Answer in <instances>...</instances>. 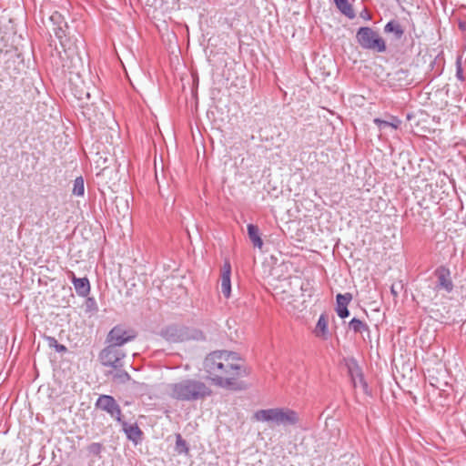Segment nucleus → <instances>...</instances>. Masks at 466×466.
<instances>
[{
	"label": "nucleus",
	"mask_w": 466,
	"mask_h": 466,
	"mask_svg": "<svg viewBox=\"0 0 466 466\" xmlns=\"http://www.w3.org/2000/svg\"><path fill=\"white\" fill-rule=\"evenodd\" d=\"M95 406L96 409H99L109 414L110 417L115 419L117 422L121 421V408L112 396L105 394L100 395L96 400Z\"/></svg>",
	"instance_id": "423d86ee"
},
{
	"label": "nucleus",
	"mask_w": 466,
	"mask_h": 466,
	"mask_svg": "<svg viewBox=\"0 0 466 466\" xmlns=\"http://www.w3.org/2000/svg\"><path fill=\"white\" fill-rule=\"evenodd\" d=\"M87 450L90 453L98 455L102 451V445L97 442H93L88 446Z\"/></svg>",
	"instance_id": "a878e982"
},
{
	"label": "nucleus",
	"mask_w": 466,
	"mask_h": 466,
	"mask_svg": "<svg viewBox=\"0 0 466 466\" xmlns=\"http://www.w3.org/2000/svg\"><path fill=\"white\" fill-rule=\"evenodd\" d=\"M175 451L178 454H187L188 453V446L187 441L182 438L180 434L176 435V445H175Z\"/></svg>",
	"instance_id": "412c9836"
},
{
	"label": "nucleus",
	"mask_w": 466,
	"mask_h": 466,
	"mask_svg": "<svg viewBox=\"0 0 466 466\" xmlns=\"http://www.w3.org/2000/svg\"><path fill=\"white\" fill-rule=\"evenodd\" d=\"M50 346H54L57 352H63L66 350V346L62 344H58L57 341L54 338H50Z\"/></svg>",
	"instance_id": "bb28decb"
},
{
	"label": "nucleus",
	"mask_w": 466,
	"mask_h": 466,
	"mask_svg": "<svg viewBox=\"0 0 466 466\" xmlns=\"http://www.w3.org/2000/svg\"><path fill=\"white\" fill-rule=\"evenodd\" d=\"M373 122L378 126V127L380 130H383L387 127H390L392 129H397L401 123V121L396 116H391L390 121L382 120L380 118H375L373 120Z\"/></svg>",
	"instance_id": "dca6fc26"
},
{
	"label": "nucleus",
	"mask_w": 466,
	"mask_h": 466,
	"mask_svg": "<svg viewBox=\"0 0 466 466\" xmlns=\"http://www.w3.org/2000/svg\"><path fill=\"white\" fill-rule=\"evenodd\" d=\"M451 274L450 268L446 266H440L434 270V276L437 278L436 290H443L447 293H451L453 290L454 285Z\"/></svg>",
	"instance_id": "6e6552de"
},
{
	"label": "nucleus",
	"mask_w": 466,
	"mask_h": 466,
	"mask_svg": "<svg viewBox=\"0 0 466 466\" xmlns=\"http://www.w3.org/2000/svg\"><path fill=\"white\" fill-rule=\"evenodd\" d=\"M355 373H356V376L359 378L360 381L361 383H363L364 386H367V384L364 381L363 375H362V373L360 372V369L358 367H357V369L355 370Z\"/></svg>",
	"instance_id": "cd10ccee"
},
{
	"label": "nucleus",
	"mask_w": 466,
	"mask_h": 466,
	"mask_svg": "<svg viewBox=\"0 0 466 466\" xmlns=\"http://www.w3.org/2000/svg\"><path fill=\"white\" fill-rule=\"evenodd\" d=\"M230 274H231V266L228 261L224 263L222 268V274L220 279V288L221 292L225 296V298H229L231 294V281H230Z\"/></svg>",
	"instance_id": "9b49d317"
},
{
	"label": "nucleus",
	"mask_w": 466,
	"mask_h": 466,
	"mask_svg": "<svg viewBox=\"0 0 466 466\" xmlns=\"http://www.w3.org/2000/svg\"><path fill=\"white\" fill-rule=\"evenodd\" d=\"M136 334L132 330H127L122 326L114 327L107 335V342L109 345H114L118 348L127 342L133 340Z\"/></svg>",
	"instance_id": "0eeeda50"
},
{
	"label": "nucleus",
	"mask_w": 466,
	"mask_h": 466,
	"mask_svg": "<svg viewBox=\"0 0 466 466\" xmlns=\"http://www.w3.org/2000/svg\"><path fill=\"white\" fill-rule=\"evenodd\" d=\"M352 300V294L350 292L344 294H338L336 296V308L335 310L340 319H346L350 315L348 306Z\"/></svg>",
	"instance_id": "1a4fd4ad"
},
{
	"label": "nucleus",
	"mask_w": 466,
	"mask_h": 466,
	"mask_svg": "<svg viewBox=\"0 0 466 466\" xmlns=\"http://www.w3.org/2000/svg\"><path fill=\"white\" fill-rule=\"evenodd\" d=\"M126 357V353L115 347L114 345H108L99 353V361L105 367L110 368H123V359Z\"/></svg>",
	"instance_id": "39448f33"
},
{
	"label": "nucleus",
	"mask_w": 466,
	"mask_h": 466,
	"mask_svg": "<svg viewBox=\"0 0 466 466\" xmlns=\"http://www.w3.org/2000/svg\"><path fill=\"white\" fill-rule=\"evenodd\" d=\"M118 422L121 424L122 430L129 441H131L135 444H137L141 441L143 432L137 423L129 424L127 421L123 420L122 419L121 421Z\"/></svg>",
	"instance_id": "9d476101"
},
{
	"label": "nucleus",
	"mask_w": 466,
	"mask_h": 466,
	"mask_svg": "<svg viewBox=\"0 0 466 466\" xmlns=\"http://www.w3.org/2000/svg\"><path fill=\"white\" fill-rule=\"evenodd\" d=\"M114 370L107 374L111 375L113 380L118 383H126L130 380V375L123 368H113Z\"/></svg>",
	"instance_id": "f3484780"
},
{
	"label": "nucleus",
	"mask_w": 466,
	"mask_h": 466,
	"mask_svg": "<svg viewBox=\"0 0 466 466\" xmlns=\"http://www.w3.org/2000/svg\"><path fill=\"white\" fill-rule=\"evenodd\" d=\"M314 333L316 337L321 338L323 339H328L329 337V328H328V319L325 314H321L319 318V320L316 324Z\"/></svg>",
	"instance_id": "ddd939ff"
},
{
	"label": "nucleus",
	"mask_w": 466,
	"mask_h": 466,
	"mask_svg": "<svg viewBox=\"0 0 466 466\" xmlns=\"http://www.w3.org/2000/svg\"><path fill=\"white\" fill-rule=\"evenodd\" d=\"M349 327L355 333H361L362 334L364 332H367L368 334H370V328H369V326L365 322L360 320V319L353 318L350 321Z\"/></svg>",
	"instance_id": "a211bd4d"
},
{
	"label": "nucleus",
	"mask_w": 466,
	"mask_h": 466,
	"mask_svg": "<svg viewBox=\"0 0 466 466\" xmlns=\"http://www.w3.org/2000/svg\"><path fill=\"white\" fill-rule=\"evenodd\" d=\"M50 20L55 24L56 25V26L61 24L63 25H65L66 27H67V25H66V22L63 21V18L61 16L60 14L58 13H54L51 16H50Z\"/></svg>",
	"instance_id": "393cba45"
},
{
	"label": "nucleus",
	"mask_w": 466,
	"mask_h": 466,
	"mask_svg": "<svg viewBox=\"0 0 466 466\" xmlns=\"http://www.w3.org/2000/svg\"><path fill=\"white\" fill-rule=\"evenodd\" d=\"M177 329L175 327H168L163 331V335L169 340L176 341L178 339V336L177 335Z\"/></svg>",
	"instance_id": "4be33fe9"
},
{
	"label": "nucleus",
	"mask_w": 466,
	"mask_h": 466,
	"mask_svg": "<svg viewBox=\"0 0 466 466\" xmlns=\"http://www.w3.org/2000/svg\"><path fill=\"white\" fill-rule=\"evenodd\" d=\"M72 283L76 294L80 297H86L90 292V283L87 278H76L74 272L70 271Z\"/></svg>",
	"instance_id": "f8f14e48"
},
{
	"label": "nucleus",
	"mask_w": 466,
	"mask_h": 466,
	"mask_svg": "<svg viewBox=\"0 0 466 466\" xmlns=\"http://www.w3.org/2000/svg\"><path fill=\"white\" fill-rule=\"evenodd\" d=\"M65 27V25L59 24L54 28L55 35L60 40L61 45H63L62 39L66 36Z\"/></svg>",
	"instance_id": "b1692460"
},
{
	"label": "nucleus",
	"mask_w": 466,
	"mask_h": 466,
	"mask_svg": "<svg viewBox=\"0 0 466 466\" xmlns=\"http://www.w3.org/2000/svg\"><path fill=\"white\" fill-rule=\"evenodd\" d=\"M337 8L348 18L353 19L355 12L348 0H334Z\"/></svg>",
	"instance_id": "2eb2a0df"
},
{
	"label": "nucleus",
	"mask_w": 466,
	"mask_h": 466,
	"mask_svg": "<svg viewBox=\"0 0 466 466\" xmlns=\"http://www.w3.org/2000/svg\"><path fill=\"white\" fill-rule=\"evenodd\" d=\"M456 77L460 80V81H463L464 80V76H463V70H462V66H461V56H458L457 59H456Z\"/></svg>",
	"instance_id": "5701e85b"
},
{
	"label": "nucleus",
	"mask_w": 466,
	"mask_h": 466,
	"mask_svg": "<svg viewBox=\"0 0 466 466\" xmlns=\"http://www.w3.org/2000/svg\"><path fill=\"white\" fill-rule=\"evenodd\" d=\"M356 39L359 45L368 50L382 53L386 51L385 41L372 28L363 26L359 28L356 34Z\"/></svg>",
	"instance_id": "20e7f679"
},
{
	"label": "nucleus",
	"mask_w": 466,
	"mask_h": 466,
	"mask_svg": "<svg viewBox=\"0 0 466 466\" xmlns=\"http://www.w3.org/2000/svg\"><path fill=\"white\" fill-rule=\"evenodd\" d=\"M254 418L258 421L271 422L277 426H293L299 422L298 413L288 408L259 410Z\"/></svg>",
	"instance_id": "7ed1b4c3"
},
{
	"label": "nucleus",
	"mask_w": 466,
	"mask_h": 466,
	"mask_svg": "<svg viewBox=\"0 0 466 466\" xmlns=\"http://www.w3.org/2000/svg\"><path fill=\"white\" fill-rule=\"evenodd\" d=\"M238 360L235 352L216 350L205 358L203 368L215 385L231 389L242 373Z\"/></svg>",
	"instance_id": "f257e3e1"
},
{
	"label": "nucleus",
	"mask_w": 466,
	"mask_h": 466,
	"mask_svg": "<svg viewBox=\"0 0 466 466\" xmlns=\"http://www.w3.org/2000/svg\"><path fill=\"white\" fill-rule=\"evenodd\" d=\"M361 17H363L364 19H370V15H369V13L366 10H364L361 13Z\"/></svg>",
	"instance_id": "c85d7f7f"
},
{
	"label": "nucleus",
	"mask_w": 466,
	"mask_h": 466,
	"mask_svg": "<svg viewBox=\"0 0 466 466\" xmlns=\"http://www.w3.org/2000/svg\"><path fill=\"white\" fill-rule=\"evenodd\" d=\"M72 194L76 197H83L85 194V182L82 177H77L74 180Z\"/></svg>",
	"instance_id": "aec40b11"
},
{
	"label": "nucleus",
	"mask_w": 466,
	"mask_h": 466,
	"mask_svg": "<svg viewBox=\"0 0 466 466\" xmlns=\"http://www.w3.org/2000/svg\"><path fill=\"white\" fill-rule=\"evenodd\" d=\"M247 228L248 238L253 243L254 247L261 248L263 246V241L260 238L258 228L253 224H248Z\"/></svg>",
	"instance_id": "4468645a"
},
{
	"label": "nucleus",
	"mask_w": 466,
	"mask_h": 466,
	"mask_svg": "<svg viewBox=\"0 0 466 466\" xmlns=\"http://www.w3.org/2000/svg\"><path fill=\"white\" fill-rule=\"evenodd\" d=\"M385 33H393L396 38H400L404 33L400 25L396 21H390L384 26Z\"/></svg>",
	"instance_id": "6ab92c4d"
},
{
	"label": "nucleus",
	"mask_w": 466,
	"mask_h": 466,
	"mask_svg": "<svg viewBox=\"0 0 466 466\" xmlns=\"http://www.w3.org/2000/svg\"><path fill=\"white\" fill-rule=\"evenodd\" d=\"M168 397L177 401L192 402L211 395V389L202 380L186 378L168 383L166 387Z\"/></svg>",
	"instance_id": "f03ea898"
}]
</instances>
